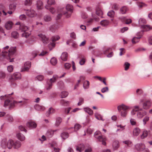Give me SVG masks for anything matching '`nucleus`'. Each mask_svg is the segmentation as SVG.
I'll return each mask as SVG.
<instances>
[{
    "label": "nucleus",
    "instance_id": "obj_48",
    "mask_svg": "<svg viewBox=\"0 0 152 152\" xmlns=\"http://www.w3.org/2000/svg\"><path fill=\"white\" fill-rule=\"evenodd\" d=\"M12 37L15 38H17L18 37V34L17 31H14L12 32L11 34Z\"/></svg>",
    "mask_w": 152,
    "mask_h": 152
},
{
    "label": "nucleus",
    "instance_id": "obj_38",
    "mask_svg": "<svg viewBox=\"0 0 152 152\" xmlns=\"http://www.w3.org/2000/svg\"><path fill=\"white\" fill-rule=\"evenodd\" d=\"M137 4L140 8H142L143 7H146L147 6V5L146 4L140 2H137Z\"/></svg>",
    "mask_w": 152,
    "mask_h": 152
},
{
    "label": "nucleus",
    "instance_id": "obj_54",
    "mask_svg": "<svg viewBox=\"0 0 152 152\" xmlns=\"http://www.w3.org/2000/svg\"><path fill=\"white\" fill-rule=\"evenodd\" d=\"M47 3L48 5H51L55 4V0H48Z\"/></svg>",
    "mask_w": 152,
    "mask_h": 152
},
{
    "label": "nucleus",
    "instance_id": "obj_6",
    "mask_svg": "<svg viewBox=\"0 0 152 152\" xmlns=\"http://www.w3.org/2000/svg\"><path fill=\"white\" fill-rule=\"evenodd\" d=\"M17 24H20V29L23 32V33L21 34L22 36L26 38L29 37L31 34V32H27L29 29L28 27L23 24H20V23H18Z\"/></svg>",
    "mask_w": 152,
    "mask_h": 152
},
{
    "label": "nucleus",
    "instance_id": "obj_63",
    "mask_svg": "<svg viewBox=\"0 0 152 152\" xmlns=\"http://www.w3.org/2000/svg\"><path fill=\"white\" fill-rule=\"evenodd\" d=\"M81 127V126L80 124H76L75 125L74 128L75 130H78Z\"/></svg>",
    "mask_w": 152,
    "mask_h": 152
},
{
    "label": "nucleus",
    "instance_id": "obj_7",
    "mask_svg": "<svg viewBox=\"0 0 152 152\" xmlns=\"http://www.w3.org/2000/svg\"><path fill=\"white\" fill-rule=\"evenodd\" d=\"M101 132L98 131L94 133V136L98 141L101 142L102 145H105L106 139L105 137L101 136Z\"/></svg>",
    "mask_w": 152,
    "mask_h": 152
},
{
    "label": "nucleus",
    "instance_id": "obj_17",
    "mask_svg": "<svg viewBox=\"0 0 152 152\" xmlns=\"http://www.w3.org/2000/svg\"><path fill=\"white\" fill-rule=\"evenodd\" d=\"M151 105V103L150 101H147L144 102L143 104V107L144 109H149Z\"/></svg>",
    "mask_w": 152,
    "mask_h": 152
},
{
    "label": "nucleus",
    "instance_id": "obj_57",
    "mask_svg": "<svg viewBox=\"0 0 152 152\" xmlns=\"http://www.w3.org/2000/svg\"><path fill=\"white\" fill-rule=\"evenodd\" d=\"M36 78L38 80L41 81L43 80L44 77L42 75H39L37 76Z\"/></svg>",
    "mask_w": 152,
    "mask_h": 152
},
{
    "label": "nucleus",
    "instance_id": "obj_47",
    "mask_svg": "<svg viewBox=\"0 0 152 152\" xmlns=\"http://www.w3.org/2000/svg\"><path fill=\"white\" fill-rule=\"evenodd\" d=\"M57 60L55 58H52L50 60V63L53 65H55L57 63Z\"/></svg>",
    "mask_w": 152,
    "mask_h": 152
},
{
    "label": "nucleus",
    "instance_id": "obj_50",
    "mask_svg": "<svg viewBox=\"0 0 152 152\" xmlns=\"http://www.w3.org/2000/svg\"><path fill=\"white\" fill-rule=\"evenodd\" d=\"M81 58L79 61V64L80 65H83L85 62L86 59L84 57H81Z\"/></svg>",
    "mask_w": 152,
    "mask_h": 152
},
{
    "label": "nucleus",
    "instance_id": "obj_14",
    "mask_svg": "<svg viewBox=\"0 0 152 152\" xmlns=\"http://www.w3.org/2000/svg\"><path fill=\"white\" fill-rule=\"evenodd\" d=\"M31 66V63L30 62L28 61L26 62L24 64V67L22 69L21 71H27L30 68Z\"/></svg>",
    "mask_w": 152,
    "mask_h": 152
},
{
    "label": "nucleus",
    "instance_id": "obj_55",
    "mask_svg": "<svg viewBox=\"0 0 152 152\" xmlns=\"http://www.w3.org/2000/svg\"><path fill=\"white\" fill-rule=\"evenodd\" d=\"M101 91L102 93L107 92L109 91L108 88L107 87H104L101 89Z\"/></svg>",
    "mask_w": 152,
    "mask_h": 152
},
{
    "label": "nucleus",
    "instance_id": "obj_58",
    "mask_svg": "<svg viewBox=\"0 0 152 152\" xmlns=\"http://www.w3.org/2000/svg\"><path fill=\"white\" fill-rule=\"evenodd\" d=\"M7 69L8 71L9 72H11L13 70V66L12 65H10L7 67Z\"/></svg>",
    "mask_w": 152,
    "mask_h": 152
},
{
    "label": "nucleus",
    "instance_id": "obj_44",
    "mask_svg": "<svg viewBox=\"0 0 152 152\" xmlns=\"http://www.w3.org/2000/svg\"><path fill=\"white\" fill-rule=\"evenodd\" d=\"M95 118L98 120H101L103 121L101 115L98 113H96L95 114Z\"/></svg>",
    "mask_w": 152,
    "mask_h": 152
},
{
    "label": "nucleus",
    "instance_id": "obj_62",
    "mask_svg": "<svg viewBox=\"0 0 152 152\" xmlns=\"http://www.w3.org/2000/svg\"><path fill=\"white\" fill-rule=\"evenodd\" d=\"M70 37L71 38H72L74 39H75L76 37V35L75 33L74 32H72L70 34Z\"/></svg>",
    "mask_w": 152,
    "mask_h": 152
},
{
    "label": "nucleus",
    "instance_id": "obj_5",
    "mask_svg": "<svg viewBox=\"0 0 152 152\" xmlns=\"http://www.w3.org/2000/svg\"><path fill=\"white\" fill-rule=\"evenodd\" d=\"M66 74V73H64L60 77H58L57 75H53L52 78L48 80L47 81V85L46 86L47 90H49L51 89L52 86V83L55 82L58 78L64 77L65 75Z\"/></svg>",
    "mask_w": 152,
    "mask_h": 152
},
{
    "label": "nucleus",
    "instance_id": "obj_64",
    "mask_svg": "<svg viewBox=\"0 0 152 152\" xmlns=\"http://www.w3.org/2000/svg\"><path fill=\"white\" fill-rule=\"evenodd\" d=\"M148 42L149 44L152 45V36H150L148 38Z\"/></svg>",
    "mask_w": 152,
    "mask_h": 152
},
{
    "label": "nucleus",
    "instance_id": "obj_26",
    "mask_svg": "<svg viewBox=\"0 0 152 152\" xmlns=\"http://www.w3.org/2000/svg\"><path fill=\"white\" fill-rule=\"evenodd\" d=\"M37 7L38 10H41L43 8V3L42 1L39 0L37 1Z\"/></svg>",
    "mask_w": 152,
    "mask_h": 152
},
{
    "label": "nucleus",
    "instance_id": "obj_21",
    "mask_svg": "<svg viewBox=\"0 0 152 152\" xmlns=\"http://www.w3.org/2000/svg\"><path fill=\"white\" fill-rule=\"evenodd\" d=\"M76 147V150L79 151V152H81L85 148L84 145L83 144H81L78 146H77Z\"/></svg>",
    "mask_w": 152,
    "mask_h": 152
},
{
    "label": "nucleus",
    "instance_id": "obj_12",
    "mask_svg": "<svg viewBox=\"0 0 152 152\" xmlns=\"http://www.w3.org/2000/svg\"><path fill=\"white\" fill-rule=\"evenodd\" d=\"M27 16L30 17H33L36 16V13L35 11L33 9L28 10L26 12Z\"/></svg>",
    "mask_w": 152,
    "mask_h": 152
},
{
    "label": "nucleus",
    "instance_id": "obj_2",
    "mask_svg": "<svg viewBox=\"0 0 152 152\" xmlns=\"http://www.w3.org/2000/svg\"><path fill=\"white\" fill-rule=\"evenodd\" d=\"M21 145V143L18 141L14 142L11 139L7 141L6 138L3 139L1 143V147L4 149L8 148L9 149H10L12 148V147L14 148L17 149L20 147Z\"/></svg>",
    "mask_w": 152,
    "mask_h": 152
},
{
    "label": "nucleus",
    "instance_id": "obj_52",
    "mask_svg": "<svg viewBox=\"0 0 152 152\" xmlns=\"http://www.w3.org/2000/svg\"><path fill=\"white\" fill-rule=\"evenodd\" d=\"M32 0H26L24 4L26 6H30L32 4Z\"/></svg>",
    "mask_w": 152,
    "mask_h": 152
},
{
    "label": "nucleus",
    "instance_id": "obj_22",
    "mask_svg": "<svg viewBox=\"0 0 152 152\" xmlns=\"http://www.w3.org/2000/svg\"><path fill=\"white\" fill-rule=\"evenodd\" d=\"M119 142L118 141L115 140L114 141L113 144V147L114 150H117L119 147Z\"/></svg>",
    "mask_w": 152,
    "mask_h": 152
},
{
    "label": "nucleus",
    "instance_id": "obj_35",
    "mask_svg": "<svg viewBox=\"0 0 152 152\" xmlns=\"http://www.w3.org/2000/svg\"><path fill=\"white\" fill-rule=\"evenodd\" d=\"M96 14L99 16H101L103 12L100 8L97 7L96 9Z\"/></svg>",
    "mask_w": 152,
    "mask_h": 152
},
{
    "label": "nucleus",
    "instance_id": "obj_30",
    "mask_svg": "<svg viewBox=\"0 0 152 152\" xmlns=\"http://www.w3.org/2000/svg\"><path fill=\"white\" fill-rule=\"evenodd\" d=\"M35 109L39 111H43L45 109V108L44 107L42 106H40L38 104H37L34 106Z\"/></svg>",
    "mask_w": 152,
    "mask_h": 152
},
{
    "label": "nucleus",
    "instance_id": "obj_31",
    "mask_svg": "<svg viewBox=\"0 0 152 152\" xmlns=\"http://www.w3.org/2000/svg\"><path fill=\"white\" fill-rule=\"evenodd\" d=\"M16 136L17 138L21 141H23L25 140V137L22 134L18 133L17 134Z\"/></svg>",
    "mask_w": 152,
    "mask_h": 152
},
{
    "label": "nucleus",
    "instance_id": "obj_20",
    "mask_svg": "<svg viewBox=\"0 0 152 152\" xmlns=\"http://www.w3.org/2000/svg\"><path fill=\"white\" fill-rule=\"evenodd\" d=\"M60 39V37L58 36H53L52 38V40L53 43H51V45L53 47H55V44L54 42L57 40H58Z\"/></svg>",
    "mask_w": 152,
    "mask_h": 152
},
{
    "label": "nucleus",
    "instance_id": "obj_36",
    "mask_svg": "<svg viewBox=\"0 0 152 152\" xmlns=\"http://www.w3.org/2000/svg\"><path fill=\"white\" fill-rule=\"evenodd\" d=\"M16 7V4L15 3H12L10 4L9 8L10 10L14 11Z\"/></svg>",
    "mask_w": 152,
    "mask_h": 152
},
{
    "label": "nucleus",
    "instance_id": "obj_4",
    "mask_svg": "<svg viewBox=\"0 0 152 152\" xmlns=\"http://www.w3.org/2000/svg\"><path fill=\"white\" fill-rule=\"evenodd\" d=\"M130 107L124 104L118 105L117 107L118 111L120 113L121 117L125 118L127 114L128 110L130 109Z\"/></svg>",
    "mask_w": 152,
    "mask_h": 152
},
{
    "label": "nucleus",
    "instance_id": "obj_49",
    "mask_svg": "<svg viewBox=\"0 0 152 152\" xmlns=\"http://www.w3.org/2000/svg\"><path fill=\"white\" fill-rule=\"evenodd\" d=\"M44 20L46 22L50 21L51 20V18L49 15H45L44 18Z\"/></svg>",
    "mask_w": 152,
    "mask_h": 152
},
{
    "label": "nucleus",
    "instance_id": "obj_10",
    "mask_svg": "<svg viewBox=\"0 0 152 152\" xmlns=\"http://www.w3.org/2000/svg\"><path fill=\"white\" fill-rule=\"evenodd\" d=\"M135 148L137 151H141L145 149V145L142 143H137L135 145Z\"/></svg>",
    "mask_w": 152,
    "mask_h": 152
},
{
    "label": "nucleus",
    "instance_id": "obj_56",
    "mask_svg": "<svg viewBox=\"0 0 152 152\" xmlns=\"http://www.w3.org/2000/svg\"><path fill=\"white\" fill-rule=\"evenodd\" d=\"M149 120V117L147 116H145L143 120L144 125H145L146 124V122L148 121Z\"/></svg>",
    "mask_w": 152,
    "mask_h": 152
},
{
    "label": "nucleus",
    "instance_id": "obj_15",
    "mask_svg": "<svg viewBox=\"0 0 152 152\" xmlns=\"http://www.w3.org/2000/svg\"><path fill=\"white\" fill-rule=\"evenodd\" d=\"M21 78V75L19 73H15L12 76L10 80L12 82V80L14 79L18 80Z\"/></svg>",
    "mask_w": 152,
    "mask_h": 152
},
{
    "label": "nucleus",
    "instance_id": "obj_40",
    "mask_svg": "<svg viewBox=\"0 0 152 152\" xmlns=\"http://www.w3.org/2000/svg\"><path fill=\"white\" fill-rule=\"evenodd\" d=\"M55 111V110L54 109L51 107L49 109L48 112L47 113L46 115L47 116H48L50 114L54 113Z\"/></svg>",
    "mask_w": 152,
    "mask_h": 152
},
{
    "label": "nucleus",
    "instance_id": "obj_27",
    "mask_svg": "<svg viewBox=\"0 0 152 152\" xmlns=\"http://www.w3.org/2000/svg\"><path fill=\"white\" fill-rule=\"evenodd\" d=\"M140 129L138 127H136L134 129L133 132V135L134 136H137L140 132Z\"/></svg>",
    "mask_w": 152,
    "mask_h": 152
},
{
    "label": "nucleus",
    "instance_id": "obj_37",
    "mask_svg": "<svg viewBox=\"0 0 152 152\" xmlns=\"http://www.w3.org/2000/svg\"><path fill=\"white\" fill-rule=\"evenodd\" d=\"M90 83L88 80L85 81L83 83V87L85 89H87L89 88Z\"/></svg>",
    "mask_w": 152,
    "mask_h": 152
},
{
    "label": "nucleus",
    "instance_id": "obj_34",
    "mask_svg": "<svg viewBox=\"0 0 152 152\" xmlns=\"http://www.w3.org/2000/svg\"><path fill=\"white\" fill-rule=\"evenodd\" d=\"M56 131V130L53 131L51 130H49L47 131L46 134L47 136L49 138L53 136L54 132Z\"/></svg>",
    "mask_w": 152,
    "mask_h": 152
},
{
    "label": "nucleus",
    "instance_id": "obj_61",
    "mask_svg": "<svg viewBox=\"0 0 152 152\" xmlns=\"http://www.w3.org/2000/svg\"><path fill=\"white\" fill-rule=\"evenodd\" d=\"M61 136L64 140H65L66 138V132H63L61 134Z\"/></svg>",
    "mask_w": 152,
    "mask_h": 152
},
{
    "label": "nucleus",
    "instance_id": "obj_41",
    "mask_svg": "<svg viewBox=\"0 0 152 152\" xmlns=\"http://www.w3.org/2000/svg\"><path fill=\"white\" fill-rule=\"evenodd\" d=\"M107 15L110 17L112 18L114 16L115 12L113 10H111L107 13Z\"/></svg>",
    "mask_w": 152,
    "mask_h": 152
},
{
    "label": "nucleus",
    "instance_id": "obj_18",
    "mask_svg": "<svg viewBox=\"0 0 152 152\" xmlns=\"http://www.w3.org/2000/svg\"><path fill=\"white\" fill-rule=\"evenodd\" d=\"M13 24V23L11 21H9L5 23V28L7 30L10 29L12 28Z\"/></svg>",
    "mask_w": 152,
    "mask_h": 152
},
{
    "label": "nucleus",
    "instance_id": "obj_24",
    "mask_svg": "<svg viewBox=\"0 0 152 152\" xmlns=\"http://www.w3.org/2000/svg\"><path fill=\"white\" fill-rule=\"evenodd\" d=\"M142 35H140L139 36H138L137 37H134L132 40V43L133 44H135L138 42L140 41V39L142 37Z\"/></svg>",
    "mask_w": 152,
    "mask_h": 152
},
{
    "label": "nucleus",
    "instance_id": "obj_28",
    "mask_svg": "<svg viewBox=\"0 0 152 152\" xmlns=\"http://www.w3.org/2000/svg\"><path fill=\"white\" fill-rule=\"evenodd\" d=\"M45 8L46 9L48 10L53 14L54 13L56 12V10L55 8L48 5L45 6Z\"/></svg>",
    "mask_w": 152,
    "mask_h": 152
},
{
    "label": "nucleus",
    "instance_id": "obj_11",
    "mask_svg": "<svg viewBox=\"0 0 152 152\" xmlns=\"http://www.w3.org/2000/svg\"><path fill=\"white\" fill-rule=\"evenodd\" d=\"M67 18L71 17L73 12V6L69 4H67Z\"/></svg>",
    "mask_w": 152,
    "mask_h": 152
},
{
    "label": "nucleus",
    "instance_id": "obj_9",
    "mask_svg": "<svg viewBox=\"0 0 152 152\" xmlns=\"http://www.w3.org/2000/svg\"><path fill=\"white\" fill-rule=\"evenodd\" d=\"M66 6L64 9L63 8H58L57 11L58 14L57 18V19H59L61 18L62 15L63 14H65L66 13Z\"/></svg>",
    "mask_w": 152,
    "mask_h": 152
},
{
    "label": "nucleus",
    "instance_id": "obj_16",
    "mask_svg": "<svg viewBox=\"0 0 152 152\" xmlns=\"http://www.w3.org/2000/svg\"><path fill=\"white\" fill-rule=\"evenodd\" d=\"M27 126L30 129L35 128L37 126V124L34 121H29L27 124Z\"/></svg>",
    "mask_w": 152,
    "mask_h": 152
},
{
    "label": "nucleus",
    "instance_id": "obj_1",
    "mask_svg": "<svg viewBox=\"0 0 152 152\" xmlns=\"http://www.w3.org/2000/svg\"><path fill=\"white\" fill-rule=\"evenodd\" d=\"M13 93L11 94L6 95L4 96H1L0 97V99L1 100H5L4 106L5 107L7 106H9V108L11 109L13 108L15 106H21L23 105L26 104V102L25 100L23 101H16L11 100L12 98L10 96V95H12Z\"/></svg>",
    "mask_w": 152,
    "mask_h": 152
},
{
    "label": "nucleus",
    "instance_id": "obj_8",
    "mask_svg": "<svg viewBox=\"0 0 152 152\" xmlns=\"http://www.w3.org/2000/svg\"><path fill=\"white\" fill-rule=\"evenodd\" d=\"M61 96L62 99L60 101V103L61 105L66 106V91L61 92Z\"/></svg>",
    "mask_w": 152,
    "mask_h": 152
},
{
    "label": "nucleus",
    "instance_id": "obj_39",
    "mask_svg": "<svg viewBox=\"0 0 152 152\" xmlns=\"http://www.w3.org/2000/svg\"><path fill=\"white\" fill-rule=\"evenodd\" d=\"M130 64L128 62H125L124 63V70L125 71H127L129 68Z\"/></svg>",
    "mask_w": 152,
    "mask_h": 152
},
{
    "label": "nucleus",
    "instance_id": "obj_33",
    "mask_svg": "<svg viewBox=\"0 0 152 152\" xmlns=\"http://www.w3.org/2000/svg\"><path fill=\"white\" fill-rule=\"evenodd\" d=\"M128 10V9L126 7L123 6L120 8V12L122 14H125Z\"/></svg>",
    "mask_w": 152,
    "mask_h": 152
},
{
    "label": "nucleus",
    "instance_id": "obj_3",
    "mask_svg": "<svg viewBox=\"0 0 152 152\" xmlns=\"http://www.w3.org/2000/svg\"><path fill=\"white\" fill-rule=\"evenodd\" d=\"M9 46H7L3 48L2 50L1 55L3 57L10 60V62H12L13 61V58H11L12 56L15 53L16 51L15 47H11L9 50Z\"/></svg>",
    "mask_w": 152,
    "mask_h": 152
},
{
    "label": "nucleus",
    "instance_id": "obj_51",
    "mask_svg": "<svg viewBox=\"0 0 152 152\" xmlns=\"http://www.w3.org/2000/svg\"><path fill=\"white\" fill-rule=\"evenodd\" d=\"M84 102V99L83 98H79V101L77 103L78 106H80L83 104Z\"/></svg>",
    "mask_w": 152,
    "mask_h": 152
},
{
    "label": "nucleus",
    "instance_id": "obj_46",
    "mask_svg": "<svg viewBox=\"0 0 152 152\" xmlns=\"http://www.w3.org/2000/svg\"><path fill=\"white\" fill-rule=\"evenodd\" d=\"M141 28H143L144 29V31H148L151 28L150 26L147 25H144L142 26Z\"/></svg>",
    "mask_w": 152,
    "mask_h": 152
},
{
    "label": "nucleus",
    "instance_id": "obj_45",
    "mask_svg": "<svg viewBox=\"0 0 152 152\" xmlns=\"http://www.w3.org/2000/svg\"><path fill=\"white\" fill-rule=\"evenodd\" d=\"M61 58L62 60L66 61V53L64 52L62 54Z\"/></svg>",
    "mask_w": 152,
    "mask_h": 152
},
{
    "label": "nucleus",
    "instance_id": "obj_42",
    "mask_svg": "<svg viewBox=\"0 0 152 152\" xmlns=\"http://www.w3.org/2000/svg\"><path fill=\"white\" fill-rule=\"evenodd\" d=\"M148 133L147 131L145 130H144L141 136V138L144 139L148 135Z\"/></svg>",
    "mask_w": 152,
    "mask_h": 152
},
{
    "label": "nucleus",
    "instance_id": "obj_32",
    "mask_svg": "<svg viewBox=\"0 0 152 152\" xmlns=\"http://www.w3.org/2000/svg\"><path fill=\"white\" fill-rule=\"evenodd\" d=\"M109 24L108 20H102L100 22V24L103 26L106 27Z\"/></svg>",
    "mask_w": 152,
    "mask_h": 152
},
{
    "label": "nucleus",
    "instance_id": "obj_29",
    "mask_svg": "<svg viewBox=\"0 0 152 152\" xmlns=\"http://www.w3.org/2000/svg\"><path fill=\"white\" fill-rule=\"evenodd\" d=\"M83 109L86 112L88 113L90 115H91L93 114V111L88 107H85Z\"/></svg>",
    "mask_w": 152,
    "mask_h": 152
},
{
    "label": "nucleus",
    "instance_id": "obj_19",
    "mask_svg": "<svg viewBox=\"0 0 152 152\" xmlns=\"http://www.w3.org/2000/svg\"><path fill=\"white\" fill-rule=\"evenodd\" d=\"M123 143L126 145L124 146V149L125 150H126L128 147H130L132 146V142L129 140L123 141Z\"/></svg>",
    "mask_w": 152,
    "mask_h": 152
},
{
    "label": "nucleus",
    "instance_id": "obj_13",
    "mask_svg": "<svg viewBox=\"0 0 152 152\" xmlns=\"http://www.w3.org/2000/svg\"><path fill=\"white\" fill-rule=\"evenodd\" d=\"M38 36L41 38L43 42L45 44H47L48 42L49 39L45 35L40 34H38Z\"/></svg>",
    "mask_w": 152,
    "mask_h": 152
},
{
    "label": "nucleus",
    "instance_id": "obj_59",
    "mask_svg": "<svg viewBox=\"0 0 152 152\" xmlns=\"http://www.w3.org/2000/svg\"><path fill=\"white\" fill-rule=\"evenodd\" d=\"M128 29V27H124L121 29L120 31L121 33H123L125 31H127Z\"/></svg>",
    "mask_w": 152,
    "mask_h": 152
},
{
    "label": "nucleus",
    "instance_id": "obj_25",
    "mask_svg": "<svg viewBox=\"0 0 152 152\" xmlns=\"http://www.w3.org/2000/svg\"><path fill=\"white\" fill-rule=\"evenodd\" d=\"M138 23L139 26L141 27L146 23V21L145 19L141 18L139 19Z\"/></svg>",
    "mask_w": 152,
    "mask_h": 152
},
{
    "label": "nucleus",
    "instance_id": "obj_60",
    "mask_svg": "<svg viewBox=\"0 0 152 152\" xmlns=\"http://www.w3.org/2000/svg\"><path fill=\"white\" fill-rule=\"evenodd\" d=\"M130 122L131 124L132 125H134L136 124V122L135 120L134 119L131 118L130 120Z\"/></svg>",
    "mask_w": 152,
    "mask_h": 152
},
{
    "label": "nucleus",
    "instance_id": "obj_53",
    "mask_svg": "<svg viewBox=\"0 0 152 152\" xmlns=\"http://www.w3.org/2000/svg\"><path fill=\"white\" fill-rule=\"evenodd\" d=\"M7 118L8 121L10 122H12L14 121L13 117L10 115H7Z\"/></svg>",
    "mask_w": 152,
    "mask_h": 152
},
{
    "label": "nucleus",
    "instance_id": "obj_43",
    "mask_svg": "<svg viewBox=\"0 0 152 152\" xmlns=\"http://www.w3.org/2000/svg\"><path fill=\"white\" fill-rule=\"evenodd\" d=\"M62 121V119L59 117L57 118L55 125L56 126H58Z\"/></svg>",
    "mask_w": 152,
    "mask_h": 152
},
{
    "label": "nucleus",
    "instance_id": "obj_23",
    "mask_svg": "<svg viewBox=\"0 0 152 152\" xmlns=\"http://www.w3.org/2000/svg\"><path fill=\"white\" fill-rule=\"evenodd\" d=\"M146 114V113L145 111H138L137 112V116L138 118H142Z\"/></svg>",
    "mask_w": 152,
    "mask_h": 152
}]
</instances>
